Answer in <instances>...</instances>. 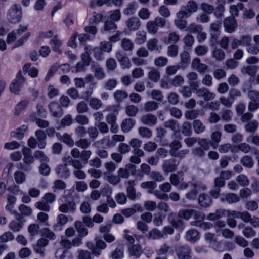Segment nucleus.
Masks as SVG:
<instances>
[{
	"label": "nucleus",
	"instance_id": "f257e3e1",
	"mask_svg": "<svg viewBox=\"0 0 259 259\" xmlns=\"http://www.w3.org/2000/svg\"><path fill=\"white\" fill-rule=\"evenodd\" d=\"M22 17V9L20 5L14 4L8 10L6 18L9 23L17 24L21 21Z\"/></svg>",
	"mask_w": 259,
	"mask_h": 259
},
{
	"label": "nucleus",
	"instance_id": "f03ea898",
	"mask_svg": "<svg viewBox=\"0 0 259 259\" xmlns=\"http://www.w3.org/2000/svg\"><path fill=\"white\" fill-rule=\"evenodd\" d=\"M166 21L162 17L157 16L153 20L149 21L146 24V28L149 34L154 35L158 31V28H163Z\"/></svg>",
	"mask_w": 259,
	"mask_h": 259
},
{
	"label": "nucleus",
	"instance_id": "7ed1b4c3",
	"mask_svg": "<svg viewBox=\"0 0 259 259\" xmlns=\"http://www.w3.org/2000/svg\"><path fill=\"white\" fill-rule=\"evenodd\" d=\"M70 71V65L68 64H63L59 65L58 64H55L52 65L48 71V73L45 78L46 81L49 80L50 78L52 77L54 74L58 72L60 74L66 73Z\"/></svg>",
	"mask_w": 259,
	"mask_h": 259
},
{
	"label": "nucleus",
	"instance_id": "20e7f679",
	"mask_svg": "<svg viewBox=\"0 0 259 259\" xmlns=\"http://www.w3.org/2000/svg\"><path fill=\"white\" fill-rule=\"evenodd\" d=\"M176 254L178 259H191L192 250L188 245H181L175 249Z\"/></svg>",
	"mask_w": 259,
	"mask_h": 259
},
{
	"label": "nucleus",
	"instance_id": "39448f33",
	"mask_svg": "<svg viewBox=\"0 0 259 259\" xmlns=\"http://www.w3.org/2000/svg\"><path fill=\"white\" fill-rule=\"evenodd\" d=\"M25 79L22 75L21 71H19L13 82L10 85V91L14 94L18 93L22 87Z\"/></svg>",
	"mask_w": 259,
	"mask_h": 259
},
{
	"label": "nucleus",
	"instance_id": "423d86ee",
	"mask_svg": "<svg viewBox=\"0 0 259 259\" xmlns=\"http://www.w3.org/2000/svg\"><path fill=\"white\" fill-rule=\"evenodd\" d=\"M130 172L132 175H135L136 172V166L132 164H126L124 168H120L117 171V176L121 179H127Z\"/></svg>",
	"mask_w": 259,
	"mask_h": 259
},
{
	"label": "nucleus",
	"instance_id": "0eeeda50",
	"mask_svg": "<svg viewBox=\"0 0 259 259\" xmlns=\"http://www.w3.org/2000/svg\"><path fill=\"white\" fill-rule=\"evenodd\" d=\"M28 29V25H20L18 28L10 33L7 37L8 43H12Z\"/></svg>",
	"mask_w": 259,
	"mask_h": 259
},
{
	"label": "nucleus",
	"instance_id": "6e6552de",
	"mask_svg": "<svg viewBox=\"0 0 259 259\" xmlns=\"http://www.w3.org/2000/svg\"><path fill=\"white\" fill-rule=\"evenodd\" d=\"M136 183L137 181L136 180H130L127 182L126 193L128 198L132 200L139 198L141 196V193L136 191L135 186Z\"/></svg>",
	"mask_w": 259,
	"mask_h": 259
},
{
	"label": "nucleus",
	"instance_id": "1a4fd4ad",
	"mask_svg": "<svg viewBox=\"0 0 259 259\" xmlns=\"http://www.w3.org/2000/svg\"><path fill=\"white\" fill-rule=\"evenodd\" d=\"M189 187H192L195 190H197V193L201 191H205L207 189L206 185L201 182L183 183L180 185V188L181 189H186Z\"/></svg>",
	"mask_w": 259,
	"mask_h": 259
},
{
	"label": "nucleus",
	"instance_id": "9d476101",
	"mask_svg": "<svg viewBox=\"0 0 259 259\" xmlns=\"http://www.w3.org/2000/svg\"><path fill=\"white\" fill-rule=\"evenodd\" d=\"M224 26L227 32L232 33L235 31L237 27V21L234 18L228 17L224 21Z\"/></svg>",
	"mask_w": 259,
	"mask_h": 259
},
{
	"label": "nucleus",
	"instance_id": "9b49d317",
	"mask_svg": "<svg viewBox=\"0 0 259 259\" xmlns=\"http://www.w3.org/2000/svg\"><path fill=\"white\" fill-rule=\"evenodd\" d=\"M16 220L11 221L9 224V228L14 232H19L23 228L24 224L21 220L22 217L17 214Z\"/></svg>",
	"mask_w": 259,
	"mask_h": 259
},
{
	"label": "nucleus",
	"instance_id": "f8f14e48",
	"mask_svg": "<svg viewBox=\"0 0 259 259\" xmlns=\"http://www.w3.org/2000/svg\"><path fill=\"white\" fill-rule=\"evenodd\" d=\"M48 107L51 115L54 117L59 118L61 117L63 114V111L61 106H60L57 102H51Z\"/></svg>",
	"mask_w": 259,
	"mask_h": 259
},
{
	"label": "nucleus",
	"instance_id": "ddd939ff",
	"mask_svg": "<svg viewBox=\"0 0 259 259\" xmlns=\"http://www.w3.org/2000/svg\"><path fill=\"white\" fill-rule=\"evenodd\" d=\"M240 200V197L237 194L233 193L222 194L220 198L222 202H227L229 204L236 203Z\"/></svg>",
	"mask_w": 259,
	"mask_h": 259
},
{
	"label": "nucleus",
	"instance_id": "4468645a",
	"mask_svg": "<svg viewBox=\"0 0 259 259\" xmlns=\"http://www.w3.org/2000/svg\"><path fill=\"white\" fill-rule=\"evenodd\" d=\"M125 24L129 30L135 31L140 27L141 22L138 18L132 17L126 21Z\"/></svg>",
	"mask_w": 259,
	"mask_h": 259
},
{
	"label": "nucleus",
	"instance_id": "2eb2a0df",
	"mask_svg": "<svg viewBox=\"0 0 259 259\" xmlns=\"http://www.w3.org/2000/svg\"><path fill=\"white\" fill-rule=\"evenodd\" d=\"M140 120L143 124L152 126H155L157 124V118L151 113H147L142 116Z\"/></svg>",
	"mask_w": 259,
	"mask_h": 259
},
{
	"label": "nucleus",
	"instance_id": "dca6fc26",
	"mask_svg": "<svg viewBox=\"0 0 259 259\" xmlns=\"http://www.w3.org/2000/svg\"><path fill=\"white\" fill-rule=\"evenodd\" d=\"M116 57L123 69H130L132 67L130 59L126 56H122L120 51L116 53Z\"/></svg>",
	"mask_w": 259,
	"mask_h": 259
},
{
	"label": "nucleus",
	"instance_id": "f3484780",
	"mask_svg": "<svg viewBox=\"0 0 259 259\" xmlns=\"http://www.w3.org/2000/svg\"><path fill=\"white\" fill-rule=\"evenodd\" d=\"M63 162L65 166L72 165L74 169H79L83 167L81 161L77 159H73L70 156L64 157Z\"/></svg>",
	"mask_w": 259,
	"mask_h": 259
},
{
	"label": "nucleus",
	"instance_id": "a211bd4d",
	"mask_svg": "<svg viewBox=\"0 0 259 259\" xmlns=\"http://www.w3.org/2000/svg\"><path fill=\"white\" fill-rule=\"evenodd\" d=\"M178 165L174 159L166 160L164 161L162 169L165 172H171L177 169Z\"/></svg>",
	"mask_w": 259,
	"mask_h": 259
},
{
	"label": "nucleus",
	"instance_id": "6ab92c4d",
	"mask_svg": "<svg viewBox=\"0 0 259 259\" xmlns=\"http://www.w3.org/2000/svg\"><path fill=\"white\" fill-rule=\"evenodd\" d=\"M191 66L193 69L200 73H203L208 69V66L205 64L201 63L200 59L198 58L193 60Z\"/></svg>",
	"mask_w": 259,
	"mask_h": 259
},
{
	"label": "nucleus",
	"instance_id": "aec40b11",
	"mask_svg": "<svg viewBox=\"0 0 259 259\" xmlns=\"http://www.w3.org/2000/svg\"><path fill=\"white\" fill-rule=\"evenodd\" d=\"M136 123L134 119L132 118H125L121 124V128L123 133L130 132L134 127Z\"/></svg>",
	"mask_w": 259,
	"mask_h": 259
},
{
	"label": "nucleus",
	"instance_id": "412c9836",
	"mask_svg": "<svg viewBox=\"0 0 259 259\" xmlns=\"http://www.w3.org/2000/svg\"><path fill=\"white\" fill-rule=\"evenodd\" d=\"M76 209V204L72 201L68 202L60 205L59 207V210L62 213H67L73 212Z\"/></svg>",
	"mask_w": 259,
	"mask_h": 259
},
{
	"label": "nucleus",
	"instance_id": "4be33fe9",
	"mask_svg": "<svg viewBox=\"0 0 259 259\" xmlns=\"http://www.w3.org/2000/svg\"><path fill=\"white\" fill-rule=\"evenodd\" d=\"M258 69L256 65H245L241 69V72L244 75H248L251 77L254 76Z\"/></svg>",
	"mask_w": 259,
	"mask_h": 259
},
{
	"label": "nucleus",
	"instance_id": "5701e85b",
	"mask_svg": "<svg viewBox=\"0 0 259 259\" xmlns=\"http://www.w3.org/2000/svg\"><path fill=\"white\" fill-rule=\"evenodd\" d=\"M22 153L24 155L23 161L25 163L30 164L34 162V158L31 154V151L29 148L27 147L23 148Z\"/></svg>",
	"mask_w": 259,
	"mask_h": 259
},
{
	"label": "nucleus",
	"instance_id": "b1692460",
	"mask_svg": "<svg viewBox=\"0 0 259 259\" xmlns=\"http://www.w3.org/2000/svg\"><path fill=\"white\" fill-rule=\"evenodd\" d=\"M91 68L93 72H94V75L96 77L99 79H102L104 78L105 74L104 72L103 69L97 63L92 64Z\"/></svg>",
	"mask_w": 259,
	"mask_h": 259
},
{
	"label": "nucleus",
	"instance_id": "393cba45",
	"mask_svg": "<svg viewBox=\"0 0 259 259\" xmlns=\"http://www.w3.org/2000/svg\"><path fill=\"white\" fill-rule=\"evenodd\" d=\"M174 250L172 247L169 245L168 243H164L162 244L157 252V254L160 255H167L168 254H172Z\"/></svg>",
	"mask_w": 259,
	"mask_h": 259
},
{
	"label": "nucleus",
	"instance_id": "a878e982",
	"mask_svg": "<svg viewBox=\"0 0 259 259\" xmlns=\"http://www.w3.org/2000/svg\"><path fill=\"white\" fill-rule=\"evenodd\" d=\"M192 125L195 133L197 134L202 133L205 131V125L199 119H195L193 121Z\"/></svg>",
	"mask_w": 259,
	"mask_h": 259
},
{
	"label": "nucleus",
	"instance_id": "bb28decb",
	"mask_svg": "<svg viewBox=\"0 0 259 259\" xmlns=\"http://www.w3.org/2000/svg\"><path fill=\"white\" fill-rule=\"evenodd\" d=\"M198 201L199 204L204 207L209 206L212 203L210 197L205 194H201L199 195Z\"/></svg>",
	"mask_w": 259,
	"mask_h": 259
},
{
	"label": "nucleus",
	"instance_id": "cd10ccee",
	"mask_svg": "<svg viewBox=\"0 0 259 259\" xmlns=\"http://www.w3.org/2000/svg\"><path fill=\"white\" fill-rule=\"evenodd\" d=\"M183 177L181 176H179L176 174H172L170 175L169 180L170 183L175 186H177L178 189L180 190H182L180 188V185L183 183H185L183 182Z\"/></svg>",
	"mask_w": 259,
	"mask_h": 259
},
{
	"label": "nucleus",
	"instance_id": "c85d7f7f",
	"mask_svg": "<svg viewBox=\"0 0 259 259\" xmlns=\"http://www.w3.org/2000/svg\"><path fill=\"white\" fill-rule=\"evenodd\" d=\"M258 127V122L256 120L248 122L244 126L245 130L247 133H254Z\"/></svg>",
	"mask_w": 259,
	"mask_h": 259
},
{
	"label": "nucleus",
	"instance_id": "c756f323",
	"mask_svg": "<svg viewBox=\"0 0 259 259\" xmlns=\"http://www.w3.org/2000/svg\"><path fill=\"white\" fill-rule=\"evenodd\" d=\"M113 97L117 102H120L127 98L128 94L124 90H117L114 93Z\"/></svg>",
	"mask_w": 259,
	"mask_h": 259
},
{
	"label": "nucleus",
	"instance_id": "7c9ffc66",
	"mask_svg": "<svg viewBox=\"0 0 259 259\" xmlns=\"http://www.w3.org/2000/svg\"><path fill=\"white\" fill-rule=\"evenodd\" d=\"M212 58L217 61H222L225 59V53L221 49L215 48L211 52Z\"/></svg>",
	"mask_w": 259,
	"mask_h": 259
},
{
	"label": "nucleus",
	"instance_id": "2f4dec72",
	"mask_svg": "<svg viewBox=\"0 0 259 259\" xmlns=\"http://www.w3.org/2000/svg\"><path fill=\"white\" fill-rule=\"evenodd\" d=\"M222 134L220 132L215 131L213 132L210 136L212 142H210V146L213 148H216L219 143L221 141Z\"/></svg>",
	"mask_w": 259,
	"mask_h": 259
},
{
	"label": "nucleus",
	"instance_id": "473e14b6",
	"mask_svg": "<svg viewBox=\"0 0 259 259\" xmlns=\"http://www.w3.org/2000/svg\"><path fill=\"white\" fill-rule=\"evenodd\" d=\"M103 5H107L108 6H112L111 0H95L91 1L90 2V7L92 8H95L97 7H100Z\"/></svg>",
	"mask_w": 259,
	"mask_h": 259
},
{
	"label": "nucleus",
	"instance_id": "72a5a7b5",
	"mask_svg": "<svg viewBox=\"0 0 259 259\" xmlns=\"http://www.w3.org/2000/svg\"><path fill=\"white\" fill-rule=\"evenodd\" d=\"M164 126L165 127L170 128L175 133L178 132L180 130V126L178 122L172 119L165 122Z\"/></svg>",
	"mask_w": 259,
	"mask_h": 259
},
{
	"label": "nucleus",
	"instance_id": "f704fd0d",
	"mask_svg": "<svg viewBox=\"0 0 259 259\" xmlns=\"http://www.w3.org/2000/svg\"><path fill=\"white\" fill-rule=\"evenodd\" d=\"M148 78L154 82H157L160 78L159 71L155 69L152 68L148 73Z\"/></svg>",
	"mask_w": 259,
	"mask_h": 259
},
{
	"label": "nucleus",
	"instance_id": "c9c22d12",
	"mask_svg": "<svg viewBox=\"0 0 259 259\" xmlns=\"http://www.w3.org/2000/svg\"><path fill=\"white\" fill-rule=\"evenodd\" d=\"M250 149L251 147L249 145L246 143H242L237 146L233 147L231 151L232 152H236L238 150H240L244 153H247L250 151Z\"/></svg>",
	"mask_w": 259,
	"mask_h": 259
},
{
	"label": "nucleus",
	"instance_id": "e433bc0d",
	"mask_svg": "<svg viewBox=\"0 0 259 259\" xmlns=\"http://www.w3.org/2000/svg\"><path fill=\"white\" fill-rule=\"evenodd\" d=\"M186 238L188 241L195 242L199 239V234L196 230H190L187 232Z\"/></svg>",
	"mask_w": 259,
	"mask_h": 259
},
{
	"label": "nucleus",
	"instance_id": "4c0bfd02",
	"mask_svg": "<svg viewBox=\"0 0 259 259\" xmlns=\"http://www.w3.org/2000/svg\"><path fill=\"white\" fill-rule=\"evenodd\" d=\"M27 129V126L23 125L21 127L17 129L16 131H12L11 133V136L18 139H22Z\"/></svg>",
	"mask_w": 259,
	"mask_h": 259
},
{
	"label": "nucleus",
	"instance_id": "58836bf2",
	"mask_svg": "<svg viewBox=\"0 0 259 259\" xmlns=\"http://www.w3.org/2000/svg\"><path fill=\"white\" fill-rule=\"evenodd\" d=\"M138 16L142 20H148L150 18L151 12L147 8L143 7L139 11Z\"/></svg>",
	"mask_w": 259,
	"mask_h": 259
},
{
	"label": "nucleus",
	"instance_id": "ea45409f",
	"mask_svg": "<svg viewBox=\"0 0 259 259\" xmlns=\"http://www.w3.org/2000/svg\"><path fill=\"white\" fill-rule=\"evenodd\" d=\"M89 106L94 110H98L103 106V103L101 100L97 98H93L89 101Z\"/></svg>",
	"mask_w": 259,
	"mask_h": 259
},
{
	"label": "nucleus",
	"instance_id": "a19ab883",
	"mask_svg": "<svg viewBox=\"0 0 259 259\" xmlns=\"http://www.w3.org/2000/svg\"><path fill=\"white\" fill-rule=\"evenodd\" d=\"M55 255L58 259H72L71 254L66 250L59 249L56 251Z\"/></svg>",
	"mask_w": 259,
	"mask_h": 259
},
{
	"label": "nucleus",
	"instance_id": "79ce46f5",
	"mask_svg": "<svg viewBox=\"0 0 259 259\" xmlns=\"http://www.w3.org/2000/svg\"><path fill=\"white\" fill-rule=\"evenodd\" d=\"M141 187L143 189H149L148 192L151 194L153 190L157 187V184L154 181H146L141 184Z\"/></svg>",
	"mask_w": 259,
	"mask_h": 259
},
{
	"label": "nucleus",
	"instance_id": "37998d69",
	"mask_svg": "<svg viewBox=\"0 0 259 259\" xmlns=\"http://www.w3.org/2000/svg\"><path fill=\"white\" fill-rule=\"evenodd\" d=\"M158 108V103L154 101H148L144 104V110L146 112H150L157 110Z\"/></svg>",
	"mask_w": 259,
	"mask_h": 259
},
{
	"label": "nucleus",
	"instance_id": "c03bdc74",
	"mask_svg": "<svg viewBox=\"0 0 259 259\" xmlns=\"http://www.w3.org/2000/svg\"><path fill=\"white\" fill-rule=\"evenodd\" d=\"M138 133L140 136L147 139L151 138L152 135V131L146 127H140L138 129Z\"/></svg>",
	"mask_w": 259,
	"mask_h": 259
},
{
	"label": "nucleus",
	"instance_id": "a18cd8bd",
	"mask_svg": "<svg viewBox=\"0 0 259 259\" xmlns=\"http://www.w3.org/2000/svg\"><path fill=\"white\" fill-rule=\"evenodd\" d=\"M130 254L131 255L138 258L141 253V247L139 244H135L129 249Z\"/></svg>",
	"mask_w": 259,
	"mask_h": 259
},
{
	"label": "nucleus",
	"instance_id": "49530a36",
	"mask_svg": "<svg viewBox=\"0 0 259 259\" xmlns=\"http://www.w3.org/2000/svg\"><path fill=\"white\" fill-rule=\"evenodd\" d=\"M146 40V32L144 31H139L136 34L135 41L138 44L144 43Z\"/></svg>",
	"mask_w": 259,
	"mask_h": 259
},
{
	"label": "nucleus",
	"instance_id": "de8ad7c7",
	"mask_svg": "<svg viewBox=\"0 0 259 259\" xmlns=\"http://www.w3.org/2000/svg\"><path fill=\"white\" fill-rule=\"evenodd\" d=\"M121 46L123 49L126 51H132L134 47V44L132 40L125 38L121 40Z\"/></svg>",
	"mask_w": 259,
	"mask_h": 259
},
{
	"label": "nucleus",
	"instance_id": "09e8293b",
	"mask_svg": "<svg viewBox=\"0 0 259 259\" xmlns=\"http://www.w3.org/2000/svg\"><path fill=\"white\" fill-rule=\"evenodd\" d=\"M174 24L177 28L181 30H187V21L186 20L181 19H176L174 20Z\"/></svg>",
	"mask_w": 259,
	"mask_h": 259
},
{
	"label": "nucleus",
	"instance_id": "8fccbe9b",
	"mask_svg": "<svg viewBox=\"0 0 259 259\" xmlns=\"http://www.w3.org/2000/svg\"><path fill=\"white\" fill-rule=\"evenodd\" d=\"M148 237L152 239H157L164 237V235L160 230L153 229L148 232Z\"/></svg>",
	"mask_w": 259,
	"mask_h": 259
},
{
	"label": "nucleus",
	"instance_id": "3c124183",
	"mask_svg": "<svg viewBox=\"0 0 259 259\" xmlns=\"http://www.w3.org/2000/svg\"><path fill=\"white\" fill-rule=\"evenodd\" d=\"M75 226L80 237H83L88 234L87 229L84 228L80 222H76Z\"/></svg>",
	"mask_w": 259,
	"mask_h": 259
},
{
	"label": "nucleus",
	"instance_id": "603ef678",
	"mask_svg": "<svg viewBox=\"0 0 259 259\" xmlns=\"http://www.w3.org/2000/svg\"><path fill=\"white\" fill-rule=\"evenodd\" d=\"M233 112L231 110L224 109L221 112V118L222 120L228 122L232 120Z\"/></svg>",
	"mask_w": 259,
	"mask_h": 259
},
{
	"label": "nucleus",
	"instance_id": "864d4df0",
	"mask_svg": "<svg viewBox=\"0 0 259 259\" xmlns=\"http://www.w3.org/2000/svg\"><path fill=\"white\" fill-rule=\"evenodd\" d=\"M167 100L169 104L171 105H177L179 101V95L175 92H170L167 95Z\"/></svg>",
	"mask_w": 259,
	"mask_h": 259
},
{
	"label": "nucleus",
	"instance_id": "5fc2aeb1",
	"mask_svg": "<svg viewBox=\"0 0 259 259\" xmlns=\"http://www.w3.org/2000/svg\"><path fill=\"white\" fill-rule=\"evenodd\" d=\"M14 177L15 182L18 184H22L26 180L25 174L21 171H16L14 173Z\"/></svg>",
	"mask_w": 259,
	"mask_h": 259
},
{
	"label": "nucleus",
	"instance_id": "6e6d98bb",
	"mask_svg": "<svg viewBox=\"0 0 259 259\" xmlns=\"http://www.w3.org/2000/svg\"><path fill=\"white\" fill-rule=\"evenodd\" d=\"M241 163L245 167L252 168L254 165V162L252 158L249 156H245L241 159Z\"/></svg>",
	"mask_w": 259,
	"mask_h": 259
},
{
	"label": "nucleus",
	"instance_id": "4d7b16f0",
	"mask_svg": "<svg viewBox=\"0 0 259 259\" xmlns=\"http://www.w3.org/2000/svg\"><path fill=\"white\" fill-rule=\"evenodd\" d=\"M137 9V5L133 3H131L127 5V7L125 8L123 10V13L125 15H132L134 14Z\"/></svg>",
	"mask_w": 259,
	"mask_h": 259
},
{
	"label": "nucleus",
	"instance_id": "13d9d810",
	"mask_svg": "<svg viewBox=\"0 0 259 259\" xmlns=\"http://www.w3.org/2000/svg\"><path fill=\"white\" fill-rule=\"evenodd\" d=\"M243 4L239 3L237 5H232L230 7V13L232 18L238 16L239 13L238 8L241 9L243 7Z\"/></svg>",
	"mask_w": 259,
	"mask_h": 259
},
{
	"label": "nucleus",
	"instance_id": "bf43d9fd",
	"mask_svg": "<svg viewBox=\"0 0 259 259\" xmlns=\"http://www.w3.org/2000/svg\"><path fill=\"white\" fill-rule=\"evenodd\" d=\"M34 157L38 159L41 163H46L49 161L48 157L41 151H36L34 153Z\"/></svg>",
	"mask_w": 259,
	"mask_h": 259
},
{
	"label": "nucleus",
	"instance_id": "052dcab7",
	"mask_svg": "<svg viewBox=\"0 0 259 259\" xmlns=\"http://www.w3.org/2000/svg\"><path fill=\"white\" fill-rule=\"evenodd\" d=\"M138 112V109L137 106L131 105L126 107L125 113L130 117L135 116Z\"/></svg>",
	"mask_w": 259,
	"mask_h": 259
},
{
	"label": "nucleus",
	"instance_id": "680f3d73",
	"mask_svg": "<svg viewBox=\"0 0 259 259\" xmlns=\"http://www.w3.org/2000/svg\"><path fill=\"white\" fill-rule=\"evenodd\" d=\"M198 9L196 3L194 1H189L186 6V11L189 13V16L191 13H194L197 11Z\"/></svg>",
	"mask_w": 259,
	"mask_h": 259
},
{
	"label": "nucleus",
	"instance_id": "e2e57ef3",
	"mask_svg": "<svg viewBox=\"0 0 259 259\" xmlns=\"http://www.w3.org/2000/svg\"><path fill=\"white\" fill-rule=\"evenodd\" d=\"M178 46L176 44H171L167 48V55L171 57H175L178 54Z\"/></svg>",
	"mask_w": 259,
	"mask_h": 259
},
{
	"label": "nucleus",
	"instance_id": "0e129e2a",
	"mask_svg": "<svg viewBox=\"0 0 259 259\" xmlns=\"http://www.w3.org/2000/svg\"><path fill=\"white\" fill-rule=\"evenodd\" d=\"M14 239V234L10 231L6 232L0 236L1 242H7L8 241H12Z\"/></svg>",
	"mask_w": 259,
	"mask_h": 259
},
{
	"label": "nucleus",
	"instance_id": "69168bd1",
	"mask_svg": "<svg viewBox=\"0 0 259 259\" xmlns=\"http://www.w3.org/2000/svg\"><path fill=\"white\" fill-rule=\"evenodd\" d=\"M75 145L78 147L86 149L91 145V141L88 139L81 138L75 143Z\"/></svg>",
	"mask_w": 259,
	"mask_h": 259
},
{
	"label": "nucleus",
	"instance_id": "338daca9",
	"mask_svg": "<svg viewBox=\"0 0 259 259\" xmlns=\"http://www.w3.org/2000/svg\"><path fill=\"white\" fill-rule=\"evenodd\" d=\"M220 103L224 106L227 108L231 107L234 102L228 95L227 97H221L220 98Z\"/></svg>",
	"mask_w": 259,
	"mask_h": 259
},
{
	"label": "nucleus",
	"instance_id": "774afa93",
	"mask_svg": "<svg viewBox=\"0 0 259 259\" xmlns=\"http://www.w3.org/2000/svg\"><path fill=\"white\" fill-rule=\"evenodd\" d=\"M168 63V59L166 57L160 56L154 60V64L156 66L161 67L165 66Z\"/></svg>",
	"mask_w": 259,
	"mask_h": 259
}]
</instances>
